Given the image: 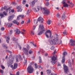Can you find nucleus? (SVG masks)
Segmentation results:
<instances>
[{
  "mask_svg": "<svg viewBox=\"0 0 75 75\" xmlns=\"http://www.w3.org/2000/svg\"><path fill=\"white\" fill-rule=\"evenodd\" d=\"M20 17H19V16H18L17 18V20H20Z\"/></svg>",
  "mask_w": 75,
  "mask_h": 75,
  "instance_id": "obj_60",
  "label": "nucleus"
},
{
  "mask_svg": "<svg viewBox=\"0 0 75 75\" xmlns=\"http://www.w3.org/2000/svg\"><path fill=\"white\" fill-rule=\"evenodd\" d=\"M34 11L35 12H37V11H40V8L38 7L37 8H35L34 10Z\"/></svg>",
  "mask_w": 75,
  "mask_h": 75,
  "instance_id": "obj_22",
  "label": "nucleus"
},
{
  "mask_svg": "<svg viewBox=\"0 0 75 75\" xmlns=\"http://www.w3.org/2000/svg\"><path fill=\"white\" fill-rule=\"evenodd\" d=\"M23 58L24 59V62H23L24 63V65H27V59H25V57H24V56H23Z\"/></svg>",
  "mask_w": 75,
  "mask_h": 75,
  "instance_id": "obj_20",
  "label": "nucleus"
},
{
  "mask_svg": "<svg viewBox=\"0 0 75 75\" xmlns=\"http://www.w3.org/2000/svg\"><path fill=\"white\" fill-rule=\"evenodd\" d=\"M16 33H17V34H20V30L18 29H17L16 30Z\"/></svg>",
  "mask_w": 75,
  "mask_h": 75,
  "instance_id": "obj_24",
  "label": "nucleus"
},
{
  "mask_svg": "<svg viewBox=\"0 0 75 75\" xmlns=\"http://www.w3.org/2000/svg\"><path fill=\"white\" fill-rule=\"evenodd\" d=\"M28 72L29 74H32L34 71V69L32 66L30 65L28 66L27 69Z\"/></svg>",
  "mask_w": 75,
  "mask_h": 75,
  "instance_id": "obj_4",
  "label": "nucleus"
},
{
  "mask_svg": "<svg viewBox=\"0 0 75 75\" xmlns=\"http://www.w3.org/2000/svg\"><path fill=\"white\" fill-rule=\"evenodd\" d=\"M45 35L47 38H49V36H48V35H47V33H45Z\"/></svg>",
  "mask_w": 75,
  "mask_h": 75,
  "instance_id": "obj_38",
  "label": "nucleus"
},
{
  "mask_svg": "<svg viewBox=\"0 0 75 75\" xmlns=\"http://www.w3.org/2000/svg\"><path fill=\"white\" fill-rule=\"evenodd\" d=\"M42 30V31L38 33V35H41L44 31H45L44 30V25L42 24L40 25L39 27V30Z\"/></svg>",
  "mask_w": 75,
  "mask_h": 75,
  "instance_id": "obj_3",
  "label": "nucleus"
},
{
  "mask_svg": "<svg viewBox=\"0 0 75 75\" xmlns=\"http://www.w3.org/2000/svg\"><path fill=\"white\" fill-rule=\"evenodd\" d=\"M17 67H18V64L17 63L14 64L13 67V70L16 69H17Z\"/></svg>",
  "mask_w": 75,
  "mask_h": 75,
  "instance_id": "obj_15",
  "label": "nucleus"
},
{
  "mask_svg": "<svg viewBox=\"0 0 75 75\" xmlns=\"http://www.w3.org/2000/svg\"><path fill=\"white\" fill-rule=\"evenodd\" d=\"M16 75H19V71H18L16 73Z\"/></svg>",
  "mask_w": 75,
  "mask_h": 75,
  "instance_id": "obj_59",
  "label": "nucleus"
},
{
  "mask_svg": "<svg viewBox=\"0 0 75 75\" xmlns=\"http://www.w3.org/2000/svg\"><path fill=\"white\" fill-rule=\"evenodd\" d=\"M12 22H13V24H17L18 25H19V23L16 20L13 21Z\"/></svg>",
  "mask_w": 75,
  "mask_h": 75,
  "instance_id": "obj_18",
  "label": "nucleus"
},
{
  "mask_svg": "<svg viewBox=\"0 0 75 75\" xmlns=\"http://www.w3.org/2000/svg\"><path fill=\"white\" fill-rule=\"evenodd\" d=\"M54 48H55V47L54 46H53L51 47L50 48V49L52 50H54Z\"/></svg>",
  "mask_w": 75,
  "mask_h": 75,
  "instance_id": "obj_41",
  "label": "nucleus"
},
{
  "mask_svg": "<svg viewBox=\"0 0 75 75\" xmlns=\"http://www.w3.org/2000/svg\"><path fill=\"white\" fill-rule=\"evenodd\" d=\"M2 46L5 49H7L8 48L7 46H6V45L3 44L2 45Z\"/></svg>",
  "mask_w": 75,
  "mask_h": 75,
  "instance_id": "obj_21",
  "label": "nucleus"
},
{
  "mask_svg": "<svg viewBox=\"0 0 75 75\" xmlns=\"http://www.w3.org/2000/svg\"><path fill=\"white\" fill-rule=\"evenodd\" d=\"M0 72L1 74H4V71H3V70L1 69L0 70Z\"/></svg>",
  "mask_w": 75,
  "mask_h": 75,
  "instance_id": "obj_42",
  "label": "nucleus"
},
{
  "mask_svg": "<svg viewBox=\"0 0 75 75\" xmlns=\"http://www.w3.org/2000/svg\"><path fill=\"white\" fill-rule=\"evenodd\" d=\"M31 13V10L29 9L27 11L26 14H29Z\"/></svg>",
  "mask_w": 75,
  "mask_h": 75,
  "instance_id": "obj_27",
  "label": "nucleus"
},
{
  "mask_svg": "<svg viewBox=\"0 0 75 75\" xmlns=\"http://www.w3.org/2000/svg\"><path fill=\"white\" fill-rule=\"evenodd\" d=\"M67 55V52H64L63 53V56L62 61V64H64V63H65V55Z\"/></svg>",
  "mask_w": 75,
  "mask_h": 75,
  "instance_id": "obj_6",
  "label": "nucleus"
},
{
  "mask_svg": "<svg viewBox=\"0 0 75 75\" xmlns=\"http://www.w3.org/2000/svg\"><path fill=\"white\" fill-rule=\"evenodd\" d=\"M39 63H42V60H41V57H39Z\"/></svg>",
  "mask_w": 75,
  "mask_h": 75,
  "instance_id": "obj_30",
  "label": "nucleus"
},
{
  "mask_svg": "<svg viewBox=\"0 0 75 75\" xmlns=\"http://www.w3.org/2000/svg\"><path fill=\"white\" fill-rule=\"evenodd\" d=\"M19 17H21L22 18H24V16L20 15H19Z\"/></svg>",
  "mask_w": 75,
  "mask_h": 75,
  "instance_id": "obj_33",
  "label": "nucleus"
},
{
  "mask_svg": "<svg viewBox=\"0 0 75 75\" xmlns=\"http://www.w3.org/2000/svg\"><path fill=\"white\" fill-rule=\"evenodd\" d=\"M17 67H18V64L17 63L14 64L13 67V70L16 69H17Z\"/></svg>",
  "mask_w": 75,
  "mask_h": 75,
  "instance_id": "obj_14",
  "label": "nucleus"
},
{
  "mask_svg": "<svg viewBox=\"0 0 75 75\" xmlns=\"http://www.w3.org/2000/svg\"><path fill=\"white\" fill-rule=\"evenodd\" d=\"M3 14H4V15L5 16H7V13L5 11H4L3 12Z\"/></svg>",
  "mask_w": 75,
  "mask_h": 75,
  "instance_id": "obj_37",
  "label": "nucleus"
},
{
  "mask_svg": "<svg viewBox=\"0 0 75 75\" xmlns=\"http://www.w3.org/2000/svg\"><path fill=\"white\" fill-rule=\"evenodd\" d=\"M65 17H66L65 16V13H64L62 16V18L63 20H64V19H65Z\"/></svg>",
  "mask_w": 75,
  "mask_h": 75,
  "instance_id": "obj_26",
  "label": "nucleus"
},
{
  "mask_svg": "<svg viewBox=\"0 0 75 75\" xmlns=\"http://www.w3.org/2000/svg\"><path fill=\"white\" fill-rule=\"evenodd\" d=\"M12 4H14V5H16L17 4L15 2H13Z\"/></svg>",
  "mask_w": 75,
  "mask_h": 75,
  "instance_id": "obj_52",
  "label": "nucleus"
},
{
  "mask_svg": "<svg viewBox=\"0 0 75 75\" xmlns=\"http://www.w3.org/2000/svg\"><path fill=\"white\" fill-rule=\"evenodd\" d=\"M49 41L51 45H56L59 43V38L58 37H55L53 40L50 41L49 40Z\"/></svg>",
  "mask_w": 75,
  "mask_h": 75,
  "instance_id": "obj_1",
  "label": "nucleus"
},
{
  "mask_svg": "<svg viewBox=\"0 0 75 75\" xmlns=\"http://www.w3.org/2000/svg\"><path fill=\"white\" fill-rule=\"evenodd\" d=\"M35 3L33 1L32 3V4H33V5H34V4H35Z\"/></svg>",
  "mask_w": 75,
  "mask_h": 75,
  "instance_id": "obj_53",
  "label": "nucleus"
},
{
  "mask_svg": "<svg viewBox=\"0 0 75 75\" xmlns=\"http://www.w3.org/2000/svg\"><path fill=\"white\" fill-rule=\"evenodd\" d=\"M30 23V19H29L28 20L27 22V23Z\"/></svg>",
  "mask_w": 75,
  "mask_h": 75,
  "instance_id": "obj_57",
  "label": "nucleus"
},
{
  "mask_svg": "<svg viewBox=\"0 0 75 75\" xmlns=\"http://www.w3.org/2000/svg\"><path fill=\"white\" fill-rule=\"evenodd\" d=\"M70 45L71 46H75V41L74 40L72 39H71L70 41Z\"/></svg>",
  "mask_w": 75,
  "mask_h": 75,
  "instance_id": "obj_9",
  "label": "nucleus"
},
{
  "mask_svg": "<svg viewBox=\"0 0 75 75\" xmlns=\"http://www.w3.org/2000/svg\"><path fill=\"white\" fill-rule=\"evenodd\" d=\"M22 11V9H21V8H20L19 9H18L17 11L18 12H19L20 11L21 12V11Z\"/></svg>",
  "mask_w": 75,
  "mask_h": 75,
  "instance_id": "obj_32",
  "label": "nucleus"
},
{
  "mask_svg": "<svg viewBox=\"0 0 75 75\" xmlns=\"http://www.w3.org/2000/svg\"><path fill=\"white\" fill-rule=\"evenodd\" d=\"M63 67L64 73L65 74H68V67L65 65L64 64H63Z\"/></svg>",
  "mask_w": 75,
  "mask_h": 75,
  "instance_id": "obj_7",
  "label": "nucleus"
},
{
  "mask_svg": "<svg viewBox=\"0 0 75 75\" xmlns=\"http://www.w3.org/2000/svg\"><path fill=\"white\" fill-rule=\"evenodd\" d=\"M11 20H13V16H11L9 17L8 21H11Z\"/></svg>",
  "mask_w": 75,
  "mask_h": 75,
  "instance_id": "obj_23",
  "label": "nucleus"
},
{
  "mask_svg": "<svg viewBox=\"0 0 75 75\" xmlns=\"http://www.w3.org/2000/svg\"><path fill=\"white\" fill-rule=\"evenodd\" d=\"M10 67H11V68H12V69L13 70V65H11L10 66Z\"/></svg>",
  "mask_w": 75,
  "mask_h": 75,
  "instance_id": "obj_55",
  "label": "nucleus"
},
{
  "mask_svg": "<svg viewBox=\"0 0 75 75\" xmlns=\"http://www.w3.org/2000/svg\"><path fill=\"white\" fill-rule=\"evenodd\" d=\"M31 34H32V35H34V33L32 31H31Z\"/></svg>",
  "mask_w": 75,
  "mask_h": 75,
  "instance_id": "obj_54",
  "label": "nucleus"
},
{
  "mask_svg": "<svg viewBox=\"0 0 75 75\" xmlns=\"http://www.w3.org/2000/svg\"><path fill=\"white\" fill-rule=\"evenodd\" d=\"M33 51L31 50H30L29 51V54H31L33 53Z\"/></svg>",
  "mask_w": 75,
  "mask_h": 75,
  "instance_id": "obj_35",
  "label": "nucleus"
},
{
  "mask_svg": "<svg viewBox=\"0 0 75 75\" xmlns=\"http://www.w3.org/2000/svg\"><path fill=\"white\" fill-rule=\"evenodd\" d=\"M51 23V20H48L47 21V24H48V25H50Z\"/></svg>",
  "mask_w": 75,
  "mask_h": 75,
  "instance_id": "obj_29",
  "label": "nucleus"
},
{
  "mask_svg": "<svg viewBox=\"0 0 75 75\" xmlns=\"http://www.w3.org/2000/svg\"><path fill=\"white\" fill-rule=\"evenodd\" d=\"M16 61L17 62H18V58H16Z\"/></svg>",
  "mask_w": 75,
  "mask_h": 75,
  "instance_id": "obj_58",
  "label": "nucleus"
},
{
  "mask_svg": "<svg viewBox=\"0 0 75 75\" xmlns=\"http://www.w3.org/2000/svg\"><path fill=\"white\" fill-rule=\"evenodd\" d=\"M0 16L1 17V18H3L4 17V14L1 12L0 13Z\"/></svg>",
  "mask_w": 75,
  "mask_h": 75,
  "instance_id": "obj_28",
  "label": "nucleus"
},
{
  "mask_svg": "<svg viewBox=\"0 0 75 75\" xmlns=\"http://www.w3.org/2000/svg\"><path fill=\"white\" fill-rule=\"evenodd\" d=\"M23 52L26 55H28V50H27V49L25 47H23Z\"/></svg>",
  "mask_w": 75,
  "mask_h": 75,
  "instance_id": "obj_10",
  "label": "nucleus"
},
{
  "mask_svg": "<svg viewBox=\"0 0 75 75\" xmlns=\"http://www.w3.org/2000/svg\"><path fill=\"white\" fill-rule=\"evenodd\" d=\"M36 20H35L34 21V23L35 24H37V23H38V22H37V21H36Z\"/></svg>",
  "mask_w": 75,
  "mask_h": 75,
  "instance_id": "obj_44",
  "label": "nucleus"
},
{
  "mask_svg": "<svg viewBox=\"0 0 75 75\" xmlns=\"http://www.w3.org/2000/svg\"><path fill=\"white\" fill-rule=\"evenodd\" d=\"M7 8V7L5 6H4V8H3L4 9V10H6V11H8V10L9 9L11 8V7H9L8 8Z\"/></svg>",
  "mask_w": 75,
  "mask_h": 75,
  "instance_id": "obj_16",
  "label": "nucleus"
},
{
  "mask_svg": "<svg viewBox=\"0 0 75 75\" xmlns=\"http://www.w3.org/2000/svg\"><path fill=\"white\" fill-rule=\"evenodd\" d=\"M1 30L2 31H4V27H1Z\"/></svg>",
  "mask_w": 75,
  "mask_h": 75,
  "instance_id": "obj_40",
  "label": "nucleus"
},
{
  "mask_svg": "<svg viewBox=\"0 0 75 75\" xmlns=\"http://www.w3.org/2000/svg\"><path fill=\"white\" fill-rule=\"evenodd\" d=\"M63 34H64V35H66L67 34V32L65 31L63 32Z\"/></svg>",
  "mask_w": 75,
  "mask_h": 75,
  "instance_id": "obj_46",
  "label": "nucleus"
},
{
  "mask_svg": "<svg viewBox=\"0 0 75 75\" xmlns=\"http://www.w3.org/2000/svg\"><path fill=\"white\" fill-rule=\"evenodd\" d=\"M18 46H19V49L21 50V46L20 45H18Z\"/></svg>",
  "mask_w": 75,
  "mask_h": 75,
  "instance_id": "obj_62",
  "label": "nucleus"
},
{
  "mask_svg": "<svg viewBox=\"0 0 75 75\" xmlns=\"http://www.w3.org/2000/svg\"><path fill=\"white\" fill-rule=\"evenodd\" d=\"M49 4H50L48 2H47L46 4V6L48 7V6H49Z\"/></svg>",
  "mask_w": 75,
  "mask_h": 75,
  "instance_id": "obj_47",
  "label": "nucleus"
},
{
  "mask_svg": "<svg viewBox=\"0 0 75 75\" xmlns=\"http://www.w3.org/2000/svg\"><path fill=\"white\" fill-rule=\"evenodd\" d=\"M39 68H41L42 69V67H41V65H39Z\"/></svg>",
  "mask_w": 75,
  "mask_h": 75,
  "instance_id": "obj_56",
  "label": "nucleus"
},
{
  "mask_svg": "<svg viewBox=\"0 0 75 75\" xmlns=\"http://www.w3.org/2000/svg\"><path fill=\"white\" fill-rule=\"evenodd\" d=\"M57 60V57L55 55H54L51 59V63L52 64V65H55V63L57 62L56 60Z\"/></svg>",
  "mask_w": 75,
  "mask_h": 75,
  "instance_id": "obj_5",
  "label": "nucleus"
},
{
  "mask_svg": "<svg viewBox=\"0 0 75 75\" xmlns=\"http://www.w3.org/2000/svg\"><path fill=\"white\" fill-rule=\"evenodd\" d=\"M62 3L63 4L64 7H68V6L73 7L74 6V4H73L72 2L70 3V5H68V4L66 3V0H63V1L62 2Z\"/></svg>",
  "mask_w": 75,
  "mask_h": 75,
  "instance_id": "obj_2",
  "label": "nucleus"
},
{
  "mask_svg": "<svg viewBox=\"0 0 75 75\" xmlns=\"http://www.w3.org/2000/svg\"><path fill=\"white\" fill-rule=\"evenodd\" d=\"M68 64H69V66L70 67H72V63H71V60L69 59L68 60Z\"/></svg>",
  "mask_w": 75,
  "mask_h": 75,
  "instance_id": "obj_17",
  "label": "nucleus"
},
{
  "mask_svg": "<svg viewBox=\"0 0 75 75\" xmlns=\"http://www.w3.org/2000/svg\"><path fill=\"white\" fill-rule=\"evenodd\" d=\"M17 67H18V64L17 63L14 64L13 67V70L16 69H17Z\"/></svg>",
  "mask_w": 75,
  "mask_h": 75,
  "instance_id": "obj_13",
  "label": "nucleus"
},
{
  "mask_svg": "<svg viewBox=\"0 0 75 75\" xmlns=\"http://www.w3.org/2000/svg\"><path fill=\"white\" fill-rule=\"evenodd\" d=\"M7 25H8V27H11V25H13V24L12 23H8L7 24Z\"/></svg>",
  "mask_w": 75,
  "mask_h": 75,
  "instance_id": "obj_25",
  "label": "nucleus"
},
{
  "mask_svg": "<svg viewBox=\"0 0 75 75\" xmlns=\"http://www.w3.org/2000/svg\"><path fill=\"white\" fill-rule=\"evenodd\" d=\"M57 17L58 18H59L60 17V15L59 14H57Z\"/></svg>",
  "mask_w": 75,
  "mask_h": 75,
  "instance_id": "obj_48",
  "label": "nucleus"
},
{
  "mask_svg": "<svg viewBox=\"0 0 75 75\" xmlns=\"http://www.w3.org/2000/svg\"><path fill=\"white\" fill-rule=\"evenodd\" d=\"M35 68H38V66L37 63H35Z\"/></svg>",
  "mask_w": 75,
  "mask_h": 75,
  "instance_id": "obj_34",
  "label": "nucleus"
},
{
  "mask_svg": "<svg viewBox=\"0 0 75 75\" xmlns=\"http://www.w3.org/2000/svg\"><path fill=\"white\" fill-rule=\"evenodd\" d=\"M26 0H23V4H25V3H26Z\"/></svg>",
  "mask_w": 75,
  "mask_h": 75,
  "instance_id": "obj_36",
  "label": "nucleus"
},
{
  "mask_svg": "<svg viewBox=\"0 0 75 75\" xmlns=\"http://www.w3.org/2000/svg\"><path fill=\"white\" fill-rule=\"evenodd\" d=\"M54 52H53V55H54V54H55L57 53V52H56V50H54Z\"/></svg>",
  "mask_w": 75,
  "mask_h": 75,
  "instance_id": "obj_49",
  "label": "nucleus"
},
{
  "mask_svg": "<svg viewBox=\"0 0 75 75\" xmlns=\"http://www.w3.org/2000/svg\"><path fill=\"white\" fill-rule=\"evenodd\" d=\"M38 21H40L41 23H43L44 19L41 17H40L38 19Z\"/></svg>",
  "mask_w": 75,
  "mask_h": 75,
  "instance_id": "obj_11",
  "label": "nucleus"
},
{
  "mask_svg": "<svg viewBox=\"0 0 75 75\" xmlns=\"http://www.w3.org/2000/svg\"><path fill=\"white\" fill-rule=\"evenodd\" d=\"M35 3H36V2H37V0H35L34 1H33Z\"/></svg>",
  "mask_w": 75,
  "mask_h": 75,
  "instance_id": "obj_64",
  "label": "nucleus"
},
{
  "mask_svg": "<svg viewBox=\"0 0 75 75\" xmlns=\"http://www.w3.org/2000/svg\"><path fill=\"white\" fill-rule=\"evenodd\" d=\"M43 10L44 13L45 14L48 15L50 14V11H49L48 9L46 8H43Z\"/></svg>",
  "mask_w": 75,
  "mask_h": 75,
  "instance_id": "obj_8",
  "label": "nucleus"
},
{
  "mask_svg": "<svg viewBox=\"0 0 75 75\" xmlns=\"http://www.w3.org/2000/svg\"><path fill=\"white\" fill-rule=\"evenodd\" d=\"M45 33H46V34H47V33H50V37H51V36L52 35V33H51V30H47L46 31V32H45Z\"/></svg>",
  "mask_w": 75,
  "mask_h": 75,
  "instance_id": "obj_12",
  "label": "nucleus"
},
{
  "mask_svg": "<svg viewBox=\"0 0 75 75\" xmlns=\"http://www.w3.org/2000/svg\"><path fill=\"white\" fill-rule=\"evenodd\" d=\"M51 72V70H47V72L48 74H49L50 75H52V73Z\"/></svg>",
  "mask_w": 75,
  "mask_h": 75,
  "instance_id": "obj_19",
  "label": "nucleus"
},
{
  "mask_svg": "<svg viewBox=\"0 0 75 75\" xmlns=\"http://www.w3.org/2000/svg\"><path fill=\"white\" fill-rule=\"evenodd\" d=\"M12 33H13V31H12V30H10V34H12Z\"/></svg>",
  "mask_w": 75,
  "mask_h": 75,
  "instance_id": "obj_50",
  "label": "nucleus"
},
{
  "mask_svg": "<svg viewBox=\"0 0 75 75\" xmlns=\"http://www.w3.org/2000/svg\"><path fill=\"white\" fill-rule=\"evenodd\" d=\"M11 12H12V13H14V10L13 9L11 10Z\"/></svg>",
  "mask_w": 75,
  "mask_h": 75,
  "instance_id": "obj_61",
  "label": "nucleus"
},
{
  "mask_svg": "<svg viewBox=\"0 0 75 75\" xmlns=\"http://www.w3.org/2000/svg\"><path fill=\"white\" fill-rule=\"evenodd\" d=\"M35 28H36L35 26H33V30H35Z\"/></svg>",
  "mask_w": 75,
  "mask_h": 75,
  "instance_id": "obj_63",
  "label": "nucleus"
},
{
  "mask_svg": "<svg viewBox=\"0 0 75 75\" xmlns=\"http://www.w3.org/2000/svg\"><path fill=\"white\" fill-rule=\"evenodd\" d=\"M24 23V21H22V22H21V24H23Z\"/></svg>",
  "mask_w": 75,
  "mask_h": 75,
  "instance_id": "obj_51",
  "label": "nucleus"
},
{
  "mask_svg": "<svg viewBox=\"0 0 75 75\" xmlns=\"http://www.w3.org/2000/svg\"><path fill=\"white\" fill-rule=\"evenodd\" d=\"M59 44H62V41L61 40H60L59 41Z\"/></svg>",
  "mask_w": 75,
  "mask_h": 75,
  "instance_id": "obj_43",
  "label": "nucleus"
},
{
  "mask_svg": "<svg viewBox=\"0 0 75 75\" xmlns=\"http://www.w3.org/2000/svg\"><path fill=\"white\" fill-rule=\"evenodd\" d=\"M1 67L2 69H4L5 68V67L2 65L1 66Z\"/></svg>",
  "mask_w": 75,
  "mask_h": 75,
  "instance_id": "obj_45",
  "label": "nucleus"
},
{
  "mask_svg": "<svg viewBox=\"0 0 75 75\" xmlns=\"http://www.w3.org/2000/svg\"><path fill=\"white\" fill-rule=\"evenodd\" d=\"M30 47V46L28 45H27V48L28 50H29V48Z\"/></svg>",
  "mask_w": 75,
  "mask_h": 75,
  "instance_id": "obj_39",
  "label": "nucleus"
},
{
  "mask_svg": "<svg viewBox=\"0 0 75 75\" xmlns=\"http://www.w3.org/2000/svg\"><path fill=\"white\" fill-rule=\"evenodd\" d=\"M12 40L13 41H15V42L17 41V39H16L14 37L13 38Z\"/></svg>",
  "mask_w": 75,
  "mask_h": 75,
  "instance_id": "obj_31",
  "label": "nucleus"
}]
</instances>
